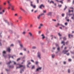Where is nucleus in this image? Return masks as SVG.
<instances>
[{"instance_id": "obj_22", "label": "nucleus", "mask_w": 74, "mask_h": 74, "mask_svg": "<svg viewBox=\"0 0 74 74\" xmlns=\"http://www.w3.org/2000/svg\"><path fill=\"white\" fill-rule=\"evenodd\" d=\"M9 68H13L14 66H9Z\"/></svg>"}, {"instance_id": "obj_24", "label": "nucleus", "mask_w": 74, "mask_h": 74, "mask_svg": "<svg viewBox=\"0 0 74 74\" xmlns=\"http://www.w3.org/2000/svg\"><path fill=\"white\" fill-rule=\"evenodd\" d=\"M20 45L21 47V48L23 47V45H22V43L20 44Z\"/></svg>"}, {"instance_id": "obj_55", "label": "nucleus", "mask_w": 74, "mask_h": 74, "mask_svg": "<svg viewBox=\"0 0 74 74\" xmlns=\"http://www.w3.org/2000/svg\"><path fill=\"white\" fill-rule=\"evenodd\" d=\"M20 59H21V58H18V59H17V61H19V60H20Z\"/></svg>"}, {"instance_id": "obj_14", "label": "nucleus", "mask_w": 74, "mask_h": 74, "mask_svg": "<svg viewBox=\"0 0 74 74\" xmlns=\"http://www.w3.org/2000/svg\"><path fill=\"white\" fill-rule=\"evenodd\" d=\"M70 36H71L72 37H73V35H71L70 34H69L68 36L69 38H70Z\"/></svg>"}, {"instance_id": "obj_7", "label": "nucleus", "mask_w": 74, "mask_h": 74, "mask_svg": "<svg viewBox=\"0 0 74 74\" xmlns=\"http://www.w3.org/2000/svg\"><path fill=\"white\" fill-rule=\"evenodd\" d=\"M48 16H51L52 15V12H49L47 14Z\"/></svg>"}, {"instance_id": "obj_50", "label": "nucleus", "mask_w": 74, "mask_h": 74, "mask_svg": "<svg viewBox=\"0 0 74 74\" xmlns=\"http://www.w3.org/2000/svg\"><path fill=\"white\" fill-rule=\"evenodd\" d=\"M15 55H14L13 56H11L12 58H14V56H15Z\"/></svg>"}, {"instance_id": "obj_38", "label": "nucleus", "mask_w": 74, "mask_h": 74, "mask_svg": "<svg viewBox=\"0 0 74 74\" xmlns=\"http://www.w3.org/2000/svg\"><path fill=\"white\" fill-rule=\"evenodd\" d=\"M52 57L53 58L54 57H55V55L54 54H52Z\"/></svg>"}, {"instance_id": "obj_20", "label": "nucleus", "mask_w": 74, "mask_h": 74, "mask_svg": "<svg viewBox=\"0 0 74 74\" xmlns=\"http://www.w3.org/2000/svg\"><path fill=\"white\" fill-rule=\"evenodd\" d=\"M33 2L31 1V5L32 6V7H33Z\"/></svg>"}, {"instance_id": "obj_5", "label": "nucleus", "mask_w": 74, "mask_h": 74, "mask_svg": "<svg viewBox=\"0 0 74 74\" xmlns=\"http://www.w3.org/2000/svg\"><path fill=\"white\" fill-rule=\"evenodd\" d=\"M41 69H42V67H39L38 68L36 69V71H38L39 70H41Z\"/></svg>"}, {"instance_id": "obj_56", "label": "nucleus", "mask_w": 74, "mask_h": 74, "mask_svg": "<svg viewBox=\"0 0 74 74\" xmlns=\"http://www.w3.org/2000/svg\"><path fill=\"white\" fill-rule=\"evenodd\" d=\"M64 42L62 41V42H61V44H64Z\"/></svg>"}, {"instance_id": "obj_52", "label": "nucleus", "mask_w": 74, "mask_h": 74, "mask_svg": "<svg viewBox=\"0 0 74 74\" xmlns=\"http://www.w3.org/2000/svg\"><path fill=\"white\" fill-rule=\"evenodd\" d=\"M68 72L69 73H70V71L69 69L68 70Z\"/></svg>"}, {"instance_id": "obj_53", "label": "nucleus", "mask_w": 74, "mask_h": 74, "mask_svg": "<svg viewBox=\"0 0 74 74\" xmlns=\"http://www.w3.org/2000/svg\"><path fill=\"white\" fill-rule=\"evenodd\" d=\"M44 15V13H42L40 14V16H42V15Z\"/></svg>"}, {"instance_id": "obj_32", "label": "nucleus", "mask_w": 74, "mask_h": 74, "mask_svg": "<svg viewBox=\"0 0 74 74\" xmlns=\"http://www.w3.org/2000/svg\"><path fill=\"white\" fill-rule=\"evenodd\" d=\"M47 11L46 10H43V13H46V12Z\"/></svg>"}, {"instance_id": "obj_23", "label": "nucleus", "mask_w": 74, "mask_h": 74, "mask_svg": "<svg viewBox=\"0 0 74 74\" xmlns=\"http://www.w3.org/2000/svg\"><path fill=\"white\" fill-rule=\"evenodd\" d=\"M40 14L38 16H37L38 19H40Z\"/></svg>"}, {"instance_id": "obj_10", "label": "nucleus", "mask_w": 74, "mask_h": 74, "mask_svg": "<svg viewBox=\"0 0 74 74\" xmlns=\"http://www.w3.org/2000/svg\"><path fill=\"white\" fill-rule=\"evenodd\" d=\"M7 51L8 52H10V51H11V49L10 48H8L7 49Z\"/></svg>"}, {"instance_id": "obj_62", "label": "nucleus", "mask_w": 74, "mask_h": 74, "mask_svg": "<svg viewBox=\"0 0 74 74\" xmlns=\"http://www.w3.org/2000/svg\"><path fill=\"white\" fill-rule=\"evenodd\" d=\"M66 55H67V56H69V53H67L66 54Z\"/></svg>"}, {"instance_id": "obj_28", "label": "nucleus", "mask_w": 74, "mask_h": 74, "mask_svg": "<svg viewBox=\"0 0 74 74\" xmlns=\"http://www.w3.org/2000/svg\"><path fill=\"white\" fill-rule=\"evenodd\" d=\"M42 4H41L39 7L40 8H42Z\"/></svg>"}, {"instance_id": "obj_47", "label": "nucleus", "mask_w": 74, "mask_h": 74, "mask_svg": "<svg viewBox=\"0 0 74 74\" xmlns=\"http://www.w3.org/2000/svg\"><path fill=\"white\" fill-rule=\"evenodd\" d=\"M68 61L69 62H71V59H68Z\"/></svg>"}, {"instance_id": "obj_27", "label": "nucleus", "mask_w": 74, "mask_h": 74, "mask_svg": "<svg viewBox=\"0 0 74 74\" xmlns=\"http://www.w3.org/2000/svg\"><path fill=\"white\" fill-rule=\"evenodd\" d=\"M22 18V16H19L18 17L19 19H20V20H21V19Z\"/></svg>"}, {"instance_id": "obj_17", "label": "nucleus", "mask_w": 74, "mask_h": 74, "mask_svg": "<svg viewBox=\"0 0 74 74\" xmlns=\"http://www.w3.org/2000/svg\"><path fill=\"white\" fill-rule=\"evenodd\" d=\"M31 64V63L29 62L28 63V64L27 65V67H29V64Z\"/></svg>"}, {"instance_id": "obj_35", "label": "nucleus", "mask_w": 74, "mask_h": 74, "mask_svg": "<svg viewBox=\"0 0 74 74\" xmlns=\"http://www.w3.org/2000/svg\"><path fill=\"white\" fill-rule=\"evenodd\" d=\"M38 61H36L35 62V64H36L37 65V64H38Z\"/></svg>"}, {"instance_id": "obj_59", "label": "nucleus", "mask_w": 74, "mask_h": 74, "mask_svg": "<svg viewBox=\"0 0 74 74\" xmlns=\"http://www.w3.org/2000/svg\"><path fill=\"white\" fill-rule=\"evenodd\" d=\"M68 23H65V25H67Z\"/></svg>"}, {"instance_id": "obj_44", "label": "nucleus", "mask_w": 74, "mask_h": 74, "mask_svg": "<svg viewBox=\"0 0 74 74\" xmlns=\"http://www.w3.org/2000/svg\"><path fill=\"white\" fill-rule=\"evenodd\" d=\"M66 8H67V6H66V5H65V8L64 9V10H66Z\"/></svg>"}, {"instance_id": "obj_9", "label": "nucleus", "mask_w": 74, "mask_h": 74, "mask_svg": "<svg viewBox=\"0 0 74 74\" xmlns=\"http://www.w3.org/2000/svg\"><path fill=\"white\" fill-rule=\"evenodd\" d=\"M7 73H8V71H10V69H5Z\"/></svg>"}, {"instance_id": "obj_63", "label": "nucleus", "mask_w": 74, "mask_h": 74, "mask_svg": "<svg viewBox=\"0 0 74 74\" xmlns=\"http://www.w3.org/2000/svg\"><path fill=\"white\" fill-rule=\"evenodd\" d=\"M71 53H72V54H74V53L73 52L71 51Z\"/></svg>"}, {"instance_id": "obj_64", "label": "nucleus", "mask_w": 74, "mask_h": 74, "mask_svg": "<svg viewBox=\"0 0 74 74\" xmlns=\"http://www.w3.org/2000/svg\"><path fill=\"white\" fill-rule=\"evenodd\" d=\"M41 33V31H39L38 32V34H40Z\"/></svg>"}, {"instance_id": "obj_13", "label": "nucleus", "mask_w": 74, "mask_h": 74, "mask_svg": "<svg viewBox=\"0 0 74 74\" xmlns=\"http://www.w3.org/2000/svg\"><path fill=\"white\" fill-rule=\"evenodd\" d=\"M41 36H42V39H44V38H45V36L44 35V34H42L41 35Z\"/></svg>"}, {"instance_id": "obj_8", "label": "nucleus", "mask_w": 74, "mask_h": 74, "mask_svg": "<svg viewBox=\"0 0 74 74\" xmlns=\"http://www.w3.org/2000/svg\"><path fill=\"white\" fill-rule=\"evenodd\" d=\"M28 34L29 35V36H30V37H32V36H33V35H32V33H31V32H29L28 33Z\"/></svg>"}, {"instance_id": "obj_40", "label": "nucleus", "mask_w": 74, "mask_h": 74, "mask_svg": "<svg viewBox=\"0 0 74 74\" xmlns=\"http://www.w3.org/2000/svg\"><path fill=\"white\" fill-rule=\"evenodd\" d=\"M32 7H33L34 8H36V5H33V6Z\"/></svg>"}, {"instance_id": "obj_54", "label": "nucleus", "mask_w": 74, "mask_h": 74, "mask_svg": "<svg viewBox=\"0 0 74 74\" xmlns=\"http://www.w3.org/2000/svg\"><path fill=\"white\" fill-rule=\"evenodd\" d=\"M1 33H2L1 32L0 33V37H2V35H1Z\"/></svg>"}, {"instance_id": "obj_15", "label": "nucleus", "mask_w": 74, "mask_h": 74, "mask_svg": "<svg viewBox=\"0 0 74 74\" xmlns=\"http://www.w3.org/2000/svg\"><path fill=\"white\" fill-rule=\"evenodd\" d=\"M50 4H51V3H52L53 4H54V2L52 1H51L49 3Z\"/></svg>"}, {"instance_id": "obj_42", "label": "nucleus", "mask_w": 74, "mask_h": 74, "mask_svg": "<svg viewBox=\"0 0 74 74\" xmlns=\"http://www.w3.org/2000/svg\"><path fill=\"white\" fill-rule=\"evenodd\" d=\"M69 41H67L66 42V45H67L69 44Z\"/></svg>"}, {"instance_id": "obj_48", "label": "nucleus", "mask_w": 74, "mask_h": 74, "mask_svg": "<svg viewBox=\"0 0 74 74\" xmlns=\"http://www.w3.org/2000/svg\"><path fill=\"white\" fill-rule=\"evenodd\" d=\"M19 55H21V56H22L23 55V53H20V54H19Z\"/></svg>"}, {"instance_id": "obj_11", "label": "nucleus", "mask_w": 74, "mask_h": 74, "mask_svg": "<svg viewBox=\"0 0 74 74\" xmlns=\"http://www.w3.org/2000/svg\"><path fill=\"white\" fill-rule=\"evenodd\" d=\"M71 12H74V10H70V9H69V13H70Z\"/></svg>"}, {"instance_id": "obj_46", "label": "nucleus", "mask_w": 74, "mask_h": 74, "mask_svg": "<svg viewBox=\"0 0 74 74\" xmlns=\"http://www.w3.org/2000/svg\"><path fill=\"white\" fill-rule=\"evenodd\" d=\"M58 35L59 36H62V35L60 34V33H58Z\"/></svg>"}, {"instance_id": "obj_34", "label": "nucleus", "mask_w": 74, "mask_h": 74, "mask_svg": "<svg viewBox=\"0 0 74 74\" xmlns=\"http://www.w3.org/2000/svg\"><path fill=\"white\" fill-rule=\"evenodd\" d=\"M4 57V58H7V55H6L5 56L4 55V56H3Z\"/></svg>"}, {"instance_id": "obj_2", "label": "nucleus", "mask_w": 74, "mask_h": 74, "mask_svg": "<svg viewBox=\"0 0 74 74\" xmlns=\"http://www.w3.org/2000/svg\"><path fill=\"white\" fill-rule=\"evenodd\" d=\"M37 55L38 58H39L40 59H41V53H40L39 52H38L37 53Z\"/></svg>"}, {"instance_id": "obj_6", "label": "nucleus", "mask_w": 74, "mask_h": 74, "mask_svg": "<svg viewBox=\"0 0 74 74\" xmlns=\"http://www.w3.org/2000/svg\"><path fill=\"white\" fill-rule=\"evenodd\" d=\"M42 26H44V25H43V24H42V23H41L40 24V26H39V27L38 28L39 29H41V27H42Z\"/></svg>"}, {"instance_id": "obj_18", "label": "nucleus", "mask_w": 74, "mask_h": 74, "mask_svg": "<svg viewBox=\"0 0 74 74\" xmlns=\"http://www.w3.org/2000/svg\"><path fill=\"white\" fill-rule=\"evenodd\" d=\"M5 53H6L5 51H3V56H4V54H5Z\"/></svg>"}, {"instance_id": "obj_25", "label": "nucleus", "mask_w": 74, "mask_h": 74, "mask_svg": "<svg viewBox=\"0 0 74 74\" xmlns=\"http://www.w3.org/2000/svg\"><path fill=\"white\" fill-rule=\"evenodd\" d=\"M58 7L59 8H60V7H62V5H59V4H58Z\"/></svg>"}, {"instance_id": "obj_31", "label": "nucleus", "mask_w": 74, "mask_h": 74, "mask_svg": "<svg viewBox=\"0 0 74 74\" xmlns=\"http://www.w3.org/2000/svg\"><path fill=\"white\" fill-rule=\"evenodd\" d=\"M11 63V61H10L9 62L7 63V64H10Z\"/></svg>"}, {"instance_id": "obj_19", "label": "nucleus", "mask_w": 74, "mask_h": 74, "mask_svg": "<svg viewBox=\"0 0 74 74\" xmlns=\"http://www.w3.org/2000/svg\"><path fill=\"white\" fill-rule=\"evenodd\" d=\"M57 51H58V52H59L60 51V48L59 47H58L57 48Z\"/></svg>"}, {"instance_id": "obj_37", "label": "nucleus", "mask_w": 74, "mask_h": 74, "mask_svg": "<svg viewBox=\"0 0 74 74\" xmlns=\"http://www.w3.org/2000/svg\"><path fill=\"white\" fill-rule=\"evenodd\" d=\"M68 15L69 16H71V15H73V14H70V13H69Z\"/></svg>"}, {"instance_id": "obj_16", "label": "nucleus", "mask_w": 74, "mask_h": 74, "mask_svg": "<svg viewBox=\"0 0 74 74\" xmlns=\"http://www.w3.org/2000/svg\"><path fill=\"white\" fill-rule=\"evenodd\" d=\"M8 5L9 6L11 5V4L10 3V1H8Z\"/></svg>"}, {"instance_id": "obj_33", "label": "nucleus", "mask_w": 74, "mask_h": 74, "mask_svg": "<svg viewBox=\"0 0 74 74\" xmlns=\"http://www.w3.org/2000/svg\"><path fill=\"white\" fill-rule=\"evenodd\" d=\"M63 39L64 40H66V39H67V38H66V37H64L63 38Z\"/></svg>"}, {"instance_id": "obj_57", "label": "nucleus", "mask_w": 74, "mask_h": 74, "mask_svg": "<svg viewBox=\"0 0 74 74\" xmlns=\"http://www.w3.org/2000/svg\"><path fill=\"white\" fill-rule=\"evenodd\" d=\"M53 49H54L55 50V49H56V47H53Z\"/></svg>"}, {"instance_id": "obj_58", "label": "nucleus", "mask_w": 74, "mask_h": 74, "mask_svg": "<svg viewBox=\"0 0 74 74\" xmlns=\"http://www.w3.org/2000/svg\"><path fill=\"white\" fill-rule=\"evenodd\" d=\"M34 68V66H32V69H33Z\"/></svg>"}, {"instance_id": "obj_21", "label": "nucleus", "mask_w": 74, "mask_h": 74, "mask_svg": "<svg viewBox=\"0 0 74 74\" xmlns=\"http://www.w3.org/2000/svg\"><path fill=\"white\" fill-rule=\"evenodd\" d=\"M37 48V47H36V46H33L32 47V49H36Z\"/></svg>"}, {"instance_id": "obj_39", "label": "nucleus", "mask_w": 74, "mask_h": 74, "mask_svg": "<svg viewBox=\"0 0 74 74\" xmlns=\"http://www.w3.org/2000/svg\"><path fill=\"white\" fill-rule=\"evenodd\" d=\"M62 17H64V14L63 13L62 14Z\"/></svg>"}, {"instance_id": "obj_61", "label": "nucleus", "mask_w": 74, "mask_h": 74, "mask_svg": "<svg viewBox=\"0 0 74 74\" xmlns=\"http://www.w3.org/2000/svg\"><path fill=\"white\" fill-rule=\"evenodd\" d=\"M56 1H57V2H58H58H59V0H56Z\"/></svg>"}, {"instance_id": "obj_60", "label": "nucleus", "mask_w": 74, "mask_h": 74, "mask_svg": "<svg viewBox=\"0 0 74 74\" xmlns=\"http://www.w3.org/2000/svg\"><path fill=\"white\" fill-rule=\"evenodd\" d=\"M10 46L11 47H13V46H14V45L13 44H12L10 45Z\"/></svg>"}, {"instance_id": "obj_30", "label": "nucleus", "mask_w": 74, "mask_h": 74, "mask_svg": "<svg viewBox=\"0 0 74 74\" xmlns=\"http://www.w3.org/2000/svg\"><path fill=\"white\" fill-rule=\"evenodd\" d=\"M70 9L71 10H73L74 11V8L73 7H71L70 8Z\"/></svg>"}, {"instance_id": "obj_36", "label": "nucleus", "mask_w": 74, "mask_h": 74, "mask_svg": "<svg viewBox=\"0 0 74 74\" xmlns=\"http://www.w3.org/2000/svg\"><path fill=\"white\" fill-rule=\"evenodd\" d=\"M18 42L19 44H21V41L20 40H18Z\"/></svg>"}, {"instance_id": "obj_3", "label": "nucleus", "mask_w": 74, "mask_h": 74, "mask_svg": "<svg viewBox=\"0 0 74 74\" xmlns=\"http://www.w3.org/2000/svg\"><path fill=\"white\" fill-rule=\"evenodd\" d=\"M11 7L12 8H14V6L12 5V4H11V5H10L8 7V10H9V9H10L11 8Z\"/></svg>"}, {"instance_id": "obj_4", "label": "nucleus", "mask_w": 74, "mask_h": 74, "mask_svg": "<svg viewBox=\"0 0 74 74\" xmlns=\"http://www.w3.org/2000/svg\"><path fill=\"white\" fill-rule=\"evenodd\" d=\"M68 51H69V50L66 51V50H64L62 52L64 53V54H66L67 52H68Z\"/></svg>"}, {"instance_id": "obj_45", "label": "nucleus", "mask_w": 74, "mask_h": 74, "mask_svg": "<svg viewBox=\"0 0 74 74\" xmlns=\"http://www.w3.org/2000/svg\"><path fill=\"white\" fill-rule=\"evenodd\" d=\"M56 47H59V45H58V44H56Z\"/></svg>"}, {"instance_id": "obj_43", "label": "nucleus", "mask_w": 74, "mask_h": 74, "mask_svg": "<svg viewBox=\"0 0 74 74\" xmlns=\"http://www.w3.org/2000/svg\"><path fill=\"white\" fill-rule=\"evenodd\" d=\"M9 32L10 33H12V31L11 30H9Z\"/></svg>"}, {"instance_id": "obj_51", "label": "nucleus", "mask_w": 74, "mask_h": 74, "mask_svg": "<svg viewBox=\"0 0 74 74\" xmlns=\"http://www.w3.org/2000/svg\"><path fill=\"white\" fill-rule=\"evenodd\" d=\"M4 12H5V10H2V13H4Z\"/></svg>"}, {"instance_id": "obj_26", "label": "nucleus", "mask_w": 74, "mask_h": 74, "mask_svg": "<svg viewBox=\"0 0 74 74\" xmlns=\"http://www.w3.org/2000/svg\"><path fill=\"white\" fill-rule=\"evenodd\" d=\"M22 34H23V35H25V34H26V32H23L22 33Z\"/></svg>"}, {"instance_id": "obj_29", "label": "nucleus", "mask_w": 74, "mask_h": 74, "mask_svg": "<svg viewBox=\"0 0 74 74\" xmlns=\"http://www.w3.org/2000/svg\"><path fill=\"white\" fill-rule=\"evenodd\" d=\"M22 11H23V12H25V13H27V12H26V11H25V10H24V9H23L22 10Z\"/></svg>"}, {"instance_id": "obj_12", "label": "nucleus", "mask_w": 74, "mask_h": 74, "mask_svg": "<svg viewBox=\"0 0 74 74\" xmlns=\"http://www.w3.org/2000/svg\"><path fill=\"white\" fill-rule=\"evenodd\" d=\"M4 21L6 23H7L8 24L9 26H10V24L9 23H8V22H7V21L6 20H4Z\"/></svg>"}, {"instance_id": "obj_41", "label": "nucleus", "mask_w": 74, "mask_h": 74, "mask_svg": "<svg viewBox=\"0 0 74 74\" xmlns=\"http://www.w3.org/2000/svg\"><path fill=\"white\" fill-rule=\"evenodd\" d=\"M8 56H9V59H10V58H11V55L9 54L8 55Z\"/></svg>"}, {"instance_id": "obj_1", "label": "nucleus", "mask_w": 74, "mask_h": 74, "mask_svg": "<svg viewBox=\"0 0 74 74\" xmlns=\"http://www.w3.org/2000/svg\"><path fill=\"white\" fill-rule=\"evenodd\" d=\"M12 62H13L14 63V64H15L16 66H17L18 65H19L18 67H16V69H19L20 68H21V67H23V69H21V70L20 71V73L21 74H22V71H24V70H23V69L25 68V65H21V64H16V62H15L14 61H13Z\"/></svg>"}, {"instance_id": "obj_49", "label": "nucleus", "mask_w": 74, "mask_h": 74, "mask_svg": "<svg viewBox=\"0 0 74 74\" xmlns=\"http://www.w3.org/2000/svg\"><path fill=\"white\" fill-rule=\"evenodd\" d=\"M59 2L61 3H62V4H63V1H59Z\"/></svg>"}]
</instances>
